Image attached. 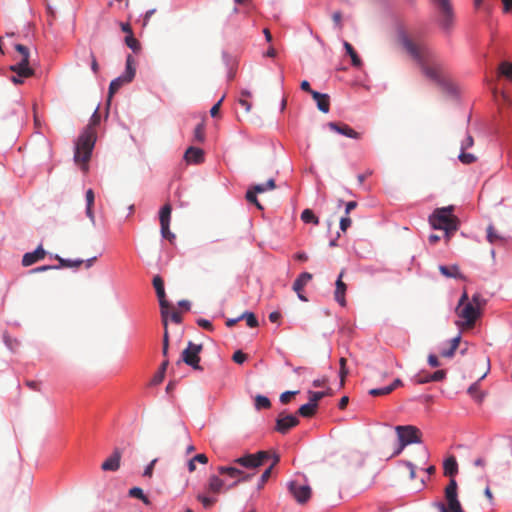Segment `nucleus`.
<instances>
[{"label": "nucleus", "instance_id": "obj_10", "mask_svg": "<svg viewBox=\"0 0 512 512\" xmlns=\"http://www.w3.org/2000/svg\"><path fill=\"white\" fill-rule=\"evenodd\" d=\"M269 458V452L258 451L255 454H245L241 457L234 459L233 464L246 469H256L262 466L265 463V461H267Z\"/></svg>", "mask_w": 512, "mask_h": 512}, {"label": "nucleus", "instance_id": "obj_20", "mask_svg": "<svg viewBox=\"0 0 512 512\" xmlns=\"http://www.w3.org/2000/svg\"><path fill=\"white\" fill-rule=\"evenodd\" d=\"M226 486L224 480L217 475H211L208 479L206 490L208 493L220 494L223 490H226Z\"/></svg>", "mask_w": 512, "mask_h": 512}, {"label": "nucleus", "instance_id": "obj_6", "mask_svg": "<svg viewBox=\"0 0 512 512\" xmlns=\"http://www.w3.org/2000/svg\"><path fill=\"white\" fill-rule=\"evenodd\" d=\"M395 432L398 437L399 446L394 451L392 456L399 455L403 451V449L410 444H419L422 442V433L416 426L398 425L395 427Z\"/></svg>", "mask_w": 512, "mask_h": 512}, {"label": "nucleus", "instance_id": "obj_18", "mask_svg": "<svg viewBox=\"0 0 512 512\" xmlns=\"http://www.w3.org/2000/svg\"><path fill=\"white\" fill-rule=\"evenodd\" d=\"M45 255H46V251L40 245L37 247V249L35 251L28 252V253L24 254V256L22 258V265L25 267L33 265L34 263L44 259Z\"/></svg>", "mask_w": 512, "mask_h": 512}, {"label": "nucleus", "instance_id": "obj_44", "mask_svg": "<svg viewBox=\"0 0 512 512\" xmlns=\"http://www.w3.org/2000/svg\"><path fill=\"white\" fill-rule=\"evenodd\" d=\"M197 500L202 503L205 509H210L217 502L216 498L208 497L203 494L197 495Z\"/></svg>", "mask_w": 512, "mask_h": 512}, {"label": "nucleus", "instance_id": "obj_64", "mask_svg": "<svg viewBox=\"0 0 512 512\" xmlns=\"http://www.w3.org/2000/svg\"><path fill=\"white\" fill-rule=\"evenodd\" d=\"M281 319V313L278 311H273L269 314V320L272 323H279Z\"/></svg>", "mask_w": 512, "mask_h": 512}, {"label": "nucleus", "instance_id": "obj_4", "mask_svg": "<svg viewBox=\"0 0 512 512\" xmlns=\"http://www.w3.org/2000/svg\"><path fill=\"white\" fill-rule=\"evenodd\" d=\"M453 206L436 209L429 221L434 229L444 230L449 239L459 226V220L453 215Z\"/></svg>", "mask_w": 512, "mask_h": 512}, {"label": "nucleus", "instance_id": "obj_23", "mask_svg": "<svg viewBox=\"0 0 512 512\" xmlns=\"http://www.w3.org/2000/svg\"><path fill=\"white\" fill-rule=\"evenodd\" d=\"M130 82H131V80H128L123 75H121V76L117 77L116 79L112 80L110 85H109V92H108V99H107L108 104L110 103L111 98L113 97V95L121 88V86L126 84V83H130Z\"/></svg>", "mask_w": 512, "mask_h": 512}, {"label": "nucleus", "instance_id": "obj_30", "mask_svg": "<svg viewBox=\"0 0 512 512\" xmlns=\"http://www.w3.org/2000/svg\"><path fill=\"white\" fill-rule=\"evenodd\" d=\"M312 279V274L308 272H304L298 276V278L294 281L292 288H303Z\"/></svg>", "mask_w": 512, "mask_h": 512}, {"label": "nucleus", "instance_id": "obj_9", "mask_svg": "<svg viewBox=\"0 0 512 512\" xmlns=\"http://www.w3.org/2000/svg\"><path fill=\"white\" fill-rule=\"evenodd\" d=\"M439 9V25L445 32H450L454 26L455 15L449 0H434Z\"/></svg>", "mask_w": 512, "mask_h": 512}, {"label": "nucleus", "instance_id": "obj_5", "mask_svg": "<svg viewBox=\"0 0 512 512\" xmlns=\"http://www.w3.org/2000/svg\"><path fill=\"white\" fill-rule=\"evenodd\" d=\"M15 49L20 54L21 59L19 60V62L10 67V70L16 73L15 76L11 77V81L14 84H22V78H28L33 76L34 70L31 67H29V49L22 44H16Z\"/></svg>", "mask_w": 512, "mask_h": 512}, {"label": "nucleus", "instance_id": "obj_35", "mask_svg": "<svg viewBox=\"0 0 512 512\" xmlns=\"http://www.w3.org/2000/svg\"><path fill=\"white\" fill-rule=\"evenodd\" d=\"M171 212H172V206L169 203L165 204L161 208L160 213H159L160 223L170 222Z\"/></svg>", "mask_w": 512, "mask_h": 512}, {"label": "nucleus", "instance_id": "obj_21", "mask_svg": "<svg viewBox=\"0 0 512 512\" xmlns=\"http://www.w3.org/2000/svg\"><path fill=\"white\" fill-rule=\"evenodd\" d=\"M313 99L317 103L318 109L323 113H328L330 109V97L328 94H322L320 92L312 93Z\"/></svg>", "mask_w": 512, "mask_h": 512}, {"label": "nucleus", "instance_id": "obj_32", "mask_svg": "<svg viewBox=\"0 0 512 512\" xmlns=\"http://www.w3.org/2000/svg\"><path fill=\"white\" fill-rule=\"evenodd\" d=\"M301 220L304 223H313L314 225L319 224V218L314 214L311 209H305L301 213Z\"/></svg>", "mask_w": 512, "mask_h": 512}, {"label": "nucleus", "instance_id": "obj_31", "mask_svg": "<svg viewBox=\"0 0 512 512\" xmlns=\"http://www.w3.org/2000/svg\"><path fill=\"white\" fill-rule=\"evenodd\" d=\"M252 188L257 193H264L268 190H274L276 188V183H275V180L271 178V179L267 180V182L264 184L253 185Z\"/></svg>", "mask_w": 512, "mask_h": 512}, {"label": "nucleus", "instance_id": "obj_34", "mask_svg": "<svg viewBox=\"0 0 512 512\" xmlns=\"http://www.w3.org/2000/svg\"><path fill=\"white\" fill-rule=\"evenodd\" d=\"M257 194L258 193L254 191L252 187H250L246 192L245 198L249 203L254 204L257 209L263 210L262 204L257 199Z\"/></svg>", "mask_w": 512, "mask_h": 512}, {"label": "nucleus", "instance_id": "obj_22", "mask_svg": "<svg viewBox=\"0 0 512 512\" xmlns=\"http://www.w3.org/2000/svg\"><path fill=\"white\" fill-rule=\"evenodd\" d=\"M439 271L441 274L447 278H455V279H461L465 280L464 276L460 272L458 266L451 265V266H445L441 265L439 266Z\"/></svg>", "mask_w": 512, "mask_h": 512}, {"label": "nucleus", "instance_id": "obj_39", "mask_svg": "<svg viewBox=\"0 0 512 512\" xmlns=\"http://www.w3.org/2000/svg\"><path fill=\"white\" fill-rule=\"evenodd\" d=\"M167 366H168V360H165L161 364V367H160V370L158 371V373H156V375L151 380L152 385H158L163 381L165 370H166Z\"/></svg>", "mask_w": 512, "mask_h": 512}, {"label": "nucleus", "instance_id": "obj_13", "mask_svg": "<svg viewBox=\"0 0 512 512\" xmlns=\"http://www.w3.org/2000/svg\"><path fill=\"white\" fill-rule=\"evenodd\" d=\"M201 351L202 345L194 344L189 341L187 348L182 352V361L194 369H198L200 362L199 354Z\"/></svg>", "mask_w": 512, "mask_h": 512}, {"label": "nucleus", "instance_id": "obj_59", "mask_svg": "<svg viewBox=\"0 0 512 512\" xmlns=\"http://www.w3.org/2000/svg\"><path fill=\"white\" fill-rule=\"evenodd\" d=\"M474 144L473 137L471 135H467L466 139L461 143V151H465L467 148L472 147Z\"/></svg>", "mask_w": 512, "mask_h": 512}, {"label": "nucleus", "instance_id": "obj_8", "mask_svg": "<svg viewBox=\"0 0 512 512\" xmlns=\"http://www.w3.org/2000/svg\"><path fill=\"white\" fill-rule=\"evenodd\" d=\"M220 475H226L234 481L226 486V490L237 487L242 482H248L254 476V473H248L236 466H219L217 468Z\"/></svg>", "mask_w": 512, "mask_h": 512}, {"label": "nucleus", "instance_id": "obj_56", "mask_svg": "<svg viewBox=\"0 0 512 512\" xmlns=\"http://www.w3.org/2000/svg\"><path fill=\"white\" fill-rule=\"evenodd\" d=\"M197 324L208 331H213L214 329L212 323L207 319L200 318L197 320Z\"/></svg>", "mask_w": 512, "mask_h": 512}, {"label": "nucleus", "instance_id": "obj_33", "mask_svg": "<svg viewBox=\"0 0 512 512\" xmlns=\"http://www.w3.org/2000/svg\"><path fill=\"white\" fill-rule=\"evenodd\" d=\"M128 495L132 498L141 500L144 504L149 505L150 501L147 496L143 493V490L139 487H133L129 490Z\"/></svg>", "mask_w": 512, "mask_h": 512}, {"label": "nucleus", "instance_id": "obj_14", "mask_svg": "<svg viewBox=\"0 0 512 512\" xmlns=\"http://www.w3.org/2000/svg\"><path fill=\"white\" fill-rule=\"evenodd\" d=\"M299 424V419L291 414L281 412L276 420L275 430L281 434H286L290 429Z\"/></svg>", "mask_w": 512, "mask_h": 512}, {"label": "nucleus", "instance_id": "obj_37", "mask_svg": "<svg viewBox=\"0 0 512 512\" xmlns=\"http://www.w3.org/2000/svg\"><path fill=\"white\" fill-rule=\"evenodd\" d=\"M271 406L270 400L263 395H257L255 397V408L257 410L268 409Z\"/></svg>", "mask_w": 512, "mask_h": 512}, {"label": "nucleus", "instance_id": "obj_19", "mask_svg": "<svg viewBox=\"0 0 512 512\" xmlns=\"http://www.w3.org/2000/svg\"><path fill=\"white\" fill-rule=\"evenodd\" d=\"M184 158L189 164H200L204 161V151L201 148L191 146L186 150Z\"/></svg>", "mask_w": 512, "mask_h": 512}, {"label": "nucleus", "instance_id": "obj_26", "mask_svg": "<svg viewBox=\"0 0 512 512\" xmlns=\"http://www.w3.org/2000/svg\"><path fill=\"white\" fill-rule=\"evenodd\" d=\"M317 408H318V404L309 402L307 404L302 405L298 409V414L302 417L309 418V417H312L316 413Z\"/></svg>", "mask_w": 512, "mask_h": 512}, {"label": "nucleus", "instance_id": "obj_12", "mask_svg": "<svg viewBox=\"0 0 512 512\" xmlns=\"http://www.w3.org/2000/svg\"><path fill=\"white\" fill-rule=\"evenodd\" d=\"M56 259L59 261V266H41L39 268H36L32 270V272H40V271H46L49 269H57V268H78L82 264H85L87 268L91 267L93 262L96 260V258H91L86 261L82 259H76V260H70V259H64L60 256H56Z\"/></svg>", "mask_w": 512, "mask_h": 512}, {"label": "nucleus", "instance_id": "obj_43", "mask_svg": "<svg viewBox=\"0 0 512 512\" xmlns=\"http://www.w3.org/2000/svg\"><path fill=\"white\" fill-rule=\"evenodd\" d=\"M126 45L133 50V52H138L140 50L139 41L133 36V34L127 35L125 37Z\"/></svg>", "mask_w": 512, "mask_h": 512}, {"label": "nucleus", "instance_id": "obj_62", "mask_svg": "<svg viewBox=\"0 0 512 512\" xmlns=\"http://www.w3.org/2000/svg\"><path fill=\"white\" fill-rule=\"evenodd\" d=\"M100 121V115L98 112V109H96L91 117L90 124L88 126H91L94 129V126L97 125Z\"/></svg>", "mask_w": 512, "mask_h": 512}, {"label": "nucleus", "instance_id": "obj_48", "mask_svg": "<svg viewBox=\"0 0 512 512\" xmlns=\"http://www.w3.org/2000/svg\"><path fill=\"white\" fill-rule=\"evenodd\" d=\"M339 364H340V372H339V374H340V379H341V385H344L345 377L348 374V370L346 368V364H347L346 358H344V357L340 358Z\"/></svg>", "mask_w": 512, "mask_h": 512}, {"label": "nucleus", "instance_id": "obj_41", "mask_svg": "<svg viewBox=\"0 0 512 512\" xmlns=\"http://www.w3.org/2000/svg\"><path fill=\"white\" fill-rule=\"evenodd\" d=\"M487 240L492 244L502 240V236L495 230L493 225L487 227Z\"/></svg>", "mask_w": 512, "mask_h": 512}, {"label": "nucleus", "instance_id": "obj_28", "mask_svg": "<svg viewBox=\"0 0 512 512\" xmlns=\"http://www.w3.org/2000/svg\"><path fill=\"white\" fill-rule=\"evenodd\" d=\"M344 48L347 54L351 57L352 65L355 67H360L362 61L358 54L356 53V51L354 50L353 46L348 42H344Z\"/></svg>", "mask_w": 512, "mask_h": 512}, {"label": "nucleus", "instance_id": "obj_27", "mask_svg": "<svg viewBox=\"0 0 512 512\" xmlns=\"http://www.w3.org/2000/svg\"><path fill=\"white\" fill-rule=\"evenodd\" d=\"M278 462L279 456L275 455L272 464L262 473L258 488H262L264 484L268 481V479L271 477L273 468L277 465Z\"/></svg>", "mask_w": 512, "mask_h": 512}, {"label": "nucleus", "instance_id": "obj_57", "mask_svg": "<svg viewBox=\"0 0 512 512\" xmlns=\"http://www.w3.org/2000/svg\"><path fill=\"white\" fill-rule=\"evenodd\" d=\"M157 460H158V459H157V458H155V459H153V460H152V461L147 465V467H146V468H145V470H144L143 476H145V477H149V478H150V477H152V475H153V469H154V466H155V464H156Z\"/></svg>", "mask_w": 512, "mask_h": 512}, {"label": "nucleus", "instance_id": "obj_63", "mask_svg": "<svg viewBox=\"0 0 512 512\" xmlns=\"http://www.w3.org/2000/svg\"><path fill=\"white\" fill-rule=\"evenodd\" d=\"M428 363L431 367H438L440 366V361L437 356L430 354L428 356Z\"/></svg>", "mask_w": 512, "mask_h": 512}, {"label": "nucleus", "instance_id": "obj_15", "mask_svg": "<svg viewBox=\"0 0 512 512\" xmlns=\"http://www.w3.org/2000/svg\"><path fill=\"white\" fill-rule=\"evenodd\" d=\"M289 491L300 504L306 503L311 497L310 486L300 485L295 481L289 483Z\"/></svg>", "mask_w": 512, "mask_h": 512}, {"label": "nucleus", "instance_id": "obj_61", "mask_svg": "<svg viewBox=\"0 0 512 512\" xmlns=\"http://www.w3.org/2000/svg\"><path fill=\"white\" fill-rule=\"evenodd\" d=\"M152 284H153V288H164V281H163L162 277L159 275H155L153 277Z\"/></svg>", "mask_w": 512, "mask_h": 512}, {"label": "nucleus", "instance_id": "obj_38", "mask_svg": "<svg viewBox=\"0 0 512 512\" xmlns=\"http://www.w3.org/2000/svg\"><path fill=\"white\" fill-rule=\"evenodd\" d=\"M3 341L5 345L10 349L11 351H16V349L19 347L20 342L16 338H12L8 333H3Z\"/></svg>", "mask_w": 512, "mask_h": 512}, {"label": "nucleus", "instance_id": "obj_52", "mask_svg": "<svg viewBox=\"0 0 512 512\" xmlns=\"http://www.w3.org/2000/svg\"><path fill=\"white\" fill-rule=\"evenodd\" d=\"M309 395H310V403L318 404V401L321 400L326 395V393L321 392V391H317V392L310 391Z\"/></svg>", "mask_w": 512, "mask_h": 512}, {"label": "nucleus", "instance_id": "obj_50", "mask_svg": "<svg viewBox=\"0 0 512 512\" xmlns=\"http://www.w3.org/2000/svg\"><path fill=\"white\" fill-rule=\"evenodd\" d=\"M345 291L346 290H335L334 292V299L343 307L346 305Z\"/></svg>", "mask_w": 512, "mask_h": 512}, {"label": "nucleus", "instance_id": "obj_7", "mask_svg": "<svg viewBox=\"0 0 512 512\" xmlns=\"http://www.w3.org/2000/svg\"><path fill=\"white\" fill-rule=\"evenodd\" d=\"M457 489L458 485L456 480L451 478L444 491L447 504L442 502L435 503V507L439 510V512H464L460 501L458 500Z\"/></svg>", "mask_w": 512, "mask_h": 512}, {"label": "nucleus", "instance_id": "obj_60", "mask_svg": "<svg viewBox=\"0 0 512 512\" xmlns=\"http://www.w3.org/2000/svg\"><path fill=\"white\" fill-rule=\"evenodd\" d=\"M332 20L339 29L342 28V13L340 11L333 13Z\"/></svg>", "mask_w": 512, "mask_h": 512}, {"label": "nucleus", "instance_id": "obj_1", "mask_svg": "<svg viewBox=\"0 0 512 512\" xmlns=\"http://www.w3.org/2000/svg\"><path fill=\"white\" fill-rule=\"evenodd\" d=\"M398 39L406 52L418 63L427 78L438 85L444 84V66L437 59L434 51L422 43L414 42L404 31L399 33Z\"/></svg>", "mask_w": 512, "mask_h": 512}, {"label": "nucleus", "instance_id": "obj_47", "mask_svg": "<svg viewBox=\"0 0 512 512\" xmlns=\"http://www.w3.org/2000/svg\"><path fill=\"white\" fill-rule=\"evenodd\" d=\"M459 160L463 163V164H471V163H474L476 161V157L474 154L472 153H466L464 151H462L459 156H458Z\"/></svg>", "mask_w": 512, "mask_h": 512}, {"label": "nucleus", "instance_id": "obj_40", "mask_svg": "<svg viewBox=\"0 0 512 512\" xmlns=\"http://www.w3.org/2000/svg\"><path fill=\"white\" fill-rule=\"evenodd\" d=\"M160 226L162 237L170 242H173L175 240V234L170 231V222L160 223Z\"/></svg>", "mask_w": 512, "mask_h": 512}, {"label": "nucleus", "instance_id": "obj_17", "mask_svg": "<svg viewBox=\"0 0 512 512\" xmlns=\"http://www.w3.org/2000/svg\"><path fill=\"white\" fill-rule=\"evenodd\" d=\"M328 127L337 133L345 135L349 138L359 139L360 134L352 129L349 125L343 123L329 122Z\"/></svg>", "mask_w": 512, "mask_h": 512}, {"label": "nucleus", "instance_id": "obj_51", "mask_svg": "<svg viewBox=\"0 0 512 512\" xmlns=\"http://www.w3.org/2000/svg\"><path fill=\"white\" fill-rule=\"evenodd\" d=\"M232 359L235 363L242 364L246 361L247 355L243 353L241 350H238L233 354Z\"/></svg>", "mask_w": 512, "mask_h": 512}, {"label": "nucleus", "instance_id": "obj_53", "mask_svg": "<svg viewBox=\"0 0 512 512\" xmlns=\"http://www.w3.org/2000/svg\"><path fill=\"white\" fill-rule=\"evenodd\" d=\"M298 391H286L280 395V401L283 404H287L290 402L291 398L296 395Z\"/></svg>", "mask_w": 512, "mask_h": 512}, {"label": "nucleus", "instance_id": "obj_54", "mask_svg": "<svg viewBox=\"0 0 512 512\" xmlns=\"http://www.w3.org/2000/svg\"><path fill=\"white\" fill-rule=\"evenodd\" d=\"M445 377H446L445 370H438L430 375V379H432V382L442 381Z\"/></svg>", "mask_w": 512, "mask_h": 512}, {"label": "nucleus", "instance_id": "obj_25", "mask_svg": "<svg viewBox=\"0 0 512 512\" xmlns=\"http://www.w3.org/2000/svg\"><path fill=\"white\" fill-rule=\"evenodd\" d=\"M498 76L505 77L512 82V63L508 61L501 62L498 67Z\"/></svg>", "mask_w": 512, "mask_h": 512}, {"label": "nucleus", "instance_id": "obj_36", "mask_svg": "<svg viewBox=\"0 0 512 512\" xmlns=\"http://www.w3.org/2000/svg\"><path fill=\"white\" fill-rule=\"evenodd\" d=\"M238 319L246 320V323L250 328H255L258 326V320H257L256 316L254 315V313H252V312L246 311L241 316H239Z\"/></svg>", "mask_w": 512, "mask_h": 512}, {"label": "nucleus", "instance_id": "obj_2", "mask_svg": "<svg viewBox=\"0 0 512 512\" xmlns=\"http://www.w3.org/2000/svg\"><path fill=\"white\" fill-rule=\"evenodd\" d=\"M485 302L486 300L479 292L470 295L467 290H464L455 308V313L460 319L456 321V325L461 329L472 328Z\"/></svg>", "mask_w": 512, "mask_h": 512}, {"label": "nucleus", "instance_id": "obj_11", "mask_svg": "<svg viewBox=\"0 0 512 512\" xmlns=\"http://www.w3.org/2000/svg\"><path fill=\"white\" fill-rule=\"evenodd\" d=\"M157 297L159 300L160 308H161V316L163 320L164 325V335H163V347H162V353L164 356H167L168 348H169V333H168V308L170 307V304L167 301L165 290H156Z\"/></svg>", "mask_w": 512, "mask_h": 512}, {"label": "nucleus", "instance_id": "obj_45", "mask_svg": "<svg viewBox=\"0 0 512 512\" xmlns=\"http://www.w3.org/2000/svg\"><path fill=\"white\" fill-rule=\"evenodd\" d=\"M393 391V387H383V388H374L369 391V394L371 396L377 397V396H385L390 394Z\"/></svg>", "mask_w": 512, "mask_h": 512}, {"label": "nucleus", "instance_id": "obj_46", "mask_svg": "<svg viewBox=\"0 0 512 512\" xmlns=\"http://www.w3.org/2000/svg\"><path fill=\"white\" fill-rule=\"evenodd\" d=\"M167 301L170 304V307L168 308L167 318L170 317L173 322L180 323L182 320L180 313L174 309L173 304L168 299Z\"/></svg>", "mask_w": 512, "mask_h": 512}, {"label": "nucleus", "instance_id": "obj_29", "mask_svg": "<svg viewBox=\"0 0 512 512\" xmlns=\"http://www.w3.org/2000/svg\"><path fill=\"white\" fill-rule=\"evenodd\" d=\"M136 69L134 67V59L131 55H128L126 58V69L123 76H125L128 80H133L135 77Z\"/></svg>", "mask_w": 512, "mask_h": 512}, {"label": "nucleus", "instance_id": "obj_16", "mask_svg": "<svg viewBox=\"0 0 512 512\" xmlns=\"http://www.w3.org/2000/svg\"><path fill=\"white\" fill-rule=\"evenodd\" d=\"M121 457V449L118 447L114 448L113 453L102 463L101 469L103 471H117L120 468Z\"/></svg>", "mask_w": 512, "mask_h": 512}, {"label": "nucleus", "instance_id": "obj_58", "mask_svg": "<svg viewBox=\"0 0 512 512\" xmlns=\"http://www.w3.org/2000/svg\"><path fill=\"white\" fill-rule=\"evenodd\" d=\"M85 198H86V206H94L95 194L92 189H88L86 191Z\"/></svg>", "mask_w": 512, "mask_h": 512}, {"label": "nucleus", "instance_id": "obj_24", "mask_svg": "<svg viewBox=\"0 0 512 512\" xmlns=\"http://www.w3.org/2000/svg\"><path fill=\"white\" fill-rule=\"evenodd\" d=\"M444 474L450 477H454L458 472V464L455 457L451 456L447 458L443 465Z\"/></svg>", "mask_w": 512, "mask_h": 512}, {"label": "nucleus", "instance_id": "obj_55", "mask_svg": "<svg viewBox=\"0 0 512 512\" xmlns=\"http://www.w3.org/2000/svg\"><path fill=\"white\" fill-rule=\"evenodd\" d=\"M352 220L346 215L340 219V229L345 232L351 226Z\"/></svg>", "mask_w": 512, "mask_h": 512}, {"label": "nucleus", "instance_id": "obj_49", "mask_svg": "<svg viewBox=\"0 0 512 512\" xmlns=\"http://www.w3.org/2000/svg\"><path fill=\"white\" fill-rule=\"evenodd\" d=\"M429 373L421 372L415 376V383L417 384H425L428 382H432V379H430Z\"/></svg>", "mask_w": 512, "mask_h": 512}, {"label": "nucleus", "instance_id": "obj_3", "mask_svg": "<svg viewBox=\"0 0 512 512\" xmlns=\"http://www.w3.org/2000/svg\"><path fill=\"white\" fill-rule=\"evenodd\" d=\"M96 142V131L87 126L80 134L75 145L74 161L83 172H88L89 161Z\"/></svg>", "mask_w": 512, "mask_h": 512}, {"label": "nucleus", "instance_id": "obj_42", "mask_svg": "<svg viewBox=\"0 0 512 512\" xmlns=\"http://www.w3.org/2000/svg\"><path fill=\"white\" fill-rule=\"evenodd\" d=\"M194 139L195 141L202 143L205 140V125L204 123H199L194 129Z\"/></svg>", "mask_w": 512, "mask_h": 512}]
</instances>
